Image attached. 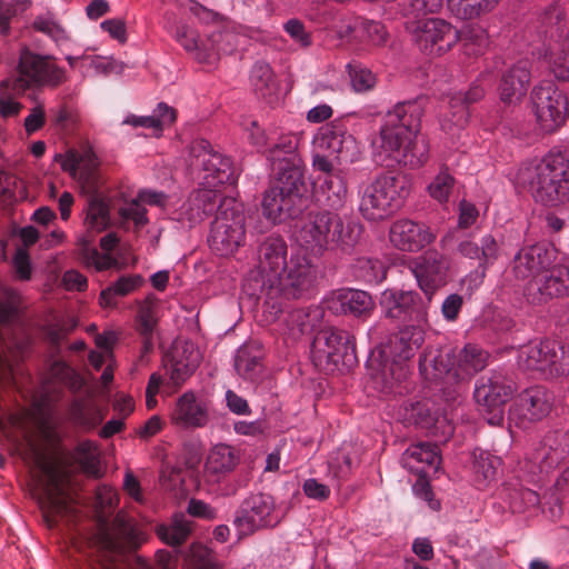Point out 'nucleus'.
Listing matches in <instances>:
<instances>
[{
  "label": "nucleus",
  "instance_id": "1",
  "mask_svg": "<svg viewBox=\"0 0 569 569\" xmlns=\"http://www.w3.org/2000/svg\"><path fill=\"white\" fill-rule=\"evenodd\" d=\"M515 183L527 190L533 201L547 208L569 203V157L550 151L541 158L522 161Z\"/></svg>",
  "mask_w": 569,
  "mask_h": 569
},
{
  "label": "nucleus",
  "instance_id": "2",
  "mask_svg": "<svg viewBox=\"0 0 569 569\" xmlns=\"http://www.w3.org/2000/svg\"><path fill=\"white\" fill-rule=\"evenodd\" d=\"M317 279V267L311 260L300 253L291 254L284 271L274 278V281L263 287V291H250L251 297L264 299L266 308L277 318L282 312L283 301L300 299L313 287Z\"/></svg>",
  "mask_w": 569,
  "mask_h": 569
},
{
  "label": "nucleus",
  "instance_id": "3",
  "mask_svg": "<svg viewBox=\"0 0 569 569\" xmlns=\"http://www.w3.org/2000/svg\"><path fill=\"white\" fill-rule=\"evenodd\" d=\"M305 176L273 174L270 187L262 199V213L272 223L295 219L307 206Z\"/></svg>",
  "mask_w": 569,
  "mask_h": 569
},
{
  "label": "nucleus",
  "instance_id": "4",
  "mask_svg": "<svg viewBox=\"0 0 569 569\" xmlns=\"http://www.w3.org/2000/svg\"><path fill=\"white\" fill-rule=\"evenodd\" d=\"M425 341L420 327L406 326L396 332L385 349L389 363L383 369V380L388 392L401 395L406 387L401 385L410 376V360Z\"/></svg>",
  "mask_w": 569,
  "mask_h": 569
},
{
  "label": "nucleus",
  "instance_id": "5",
  "mask_svg": "<svg viewBox=\"0 0 569 569\" xmlns=\"http://www.w3.org/2000/svg\"><path fill=\"white\" fill-rule=\"evenodd\" d=\"M246 241V218L234 199L220 200L208 243L221 257L233 254Z\"/></svg>",
  "mask_w": 569,
  "mask_h": 569
},
{
  "label": "nucleus",
  "instance_id": "6",
  "mask_svg": "<svg viewBox=\"0 0 569 569\" xmlns=\"http://www.w3.org/2000/svg\"><path fill=\"white\" fill-rule=\"evenodd\" d=\"M408 193L401 178L380 174L366 187L359 204L360 213L369 221L383 220L401 207Z\"/></svg>",
  "mask_w": 569,
  "mask_h": 569
},
{
  "label": "nucleus",
  "instance_id": "7",
  "mask_svg": "<svg viewBox=\"0 0 569 569\" xmlns=\"http://www.w3.org/2000/svg\"><path fill=\"white\" fill-rule=\"evenodd\" d=\"M33 465L44 477L38 481L42 486L41 509L49 527L57 526L59 518L67 517L73 512L68 496L62 487L63 473L43 452L33 450Z\"/></svg>",
  "mask_w": 569,
  "mask_h": 569
},
{
  "label": "nucleus",
  "instance_id": "8",
  "mask_svg": "<svg viewBox=\"0 0 569 569\" xmlns=\"http://www.w3.org/2000/svg\"><path fill=\"white\" fill-rule=\"evenodd\" d=\"M18 73L16 90L57 88L67 81L64 68L56 63L54 57L39 54L29 49L20 52Z\"/></svg>",
  "mask_w": 569,
  "mask_h": 569
},
{
  "label": "nucleus",
  "instance_id": "9",
  "mask_svg": "<svg viewBox=\"0 0 569 569\" xmlns=\"http://www.w3.org/2000/svg\"><path fill=\"white\" fill-rule=\"evenodd\" d=\"M423 109L417 101H403L389 110L380 129L381 148L399 150L401 141L418 136Z\"/></svg>",
  "mask_w": 569,
  "mask_h": 569
},
{
  "label": "nucleus",
  "instance_id": "10",
  "mask_svg": "<svg viewBox=\"0 0 569 569\" xmlns=\"http://www.w3.org/2000/svg\"><path fill=\"white\" fill-rule=\"evenodd\" d=\"M531 101L540 132L555 133L565 124L568 98L552 81H541L537 84L531 92Z\"/></svg>",
  "mask_w": 569,
  "mask_h": 569
},
{
  "label": "nucleus",
  "instance_id": "11",
  "mask_svg": "<svg viewBox=\"0 0 569 569\" xmlns=\"http://www.w3.org/2000/svg\"><path fill=\"white\" fill-rule=\"evenodd\" d=\"M406 30L419 49L430 56H442L458 42L457 29L439 18L407 22Z\"/></svg>",
  "mask_w": 569,
  "mask_h": 569
},
{
  "label": "nucleus",
  "instance_id": "12",
  "mask_svg": "<svg viewBox=\"0 0 569 569\" xmlns=\"http://www.w3.org/2000/svg\"><path fill=\"white\" fill-rule=\"evenodd\" d=\"M515 387L511 380L499 372L480 377L475 385L473 398L481 412L488 413L492 426L503 420L505 405L511 399Z\"/></svg>",
  "mask_w": 569,
  "mask_h": 569
},
{
  "label": "nucleus",
  "instance_id": "13",
  "mask_svg": "<svg viewBox=\"0 0 569 569\" xmlns=\"http://www.w3.org/2000/svg\"><path fill=\"white\" fill-rule=\"evenodd\" d=\"M279 521L273 498L267 493H251L236 511L233 525L238 535L244 537L263 528H272Z\"/></svg>",
  "mask_w": 569,
  "mask_h": 569
},
{
  "label": "nucleus",
  "instance_id": "14",
  "mask_svg": "<svg viewBox=\"0 0 569 569\" xmlns=\"http://www.w3.org/2000/svg\"><path fill=\"white\" fill-rule=\"evenodd\" d=\"M287 256L288 246L282 237H267L258 248L260 273L248 279L243 286L248 293L253 290L261 293L263 287H268V283L274 281V278L284 271L289 262Z\"/></svg>",
  "mask_w": 569,
  "mask_h": 569
},
{
  "label": "nucleus",
  "instance_id": "15",
  "mask_svg": "<svg viewBox=\"0 0 569 569\" xmlns=\"http://www.w3.org/2000/svg\"><path fill=\"white\" fill-rule=\"evenodd\" d=\"M147 537L136 523L118 513L113 520V531L106 523L101 525L94 536L97 547L110 555H122L136 551Z\"/></svg>",
  "mask_w": 569,
  "mask_h": 569
},
{
  "label": "nucleus",
  "instance_id": "16",
  "mask_svg": "<svg viewBox=\"0 0 569 569\" xmlns=\"http://www.w3.org/2000/svg\"><path fill=\"white\" fill-rule=\"evenodd\" d=\"M568 292L569 268L562 262L529 279L523 288L525 298L535 306H541L553 299L562 298Z\"/></svg>",
  "mask_w": 569,
  "mask_h": 569
},
{
  "label": "nucleus",
  "instance_id": "17",
  "mask_svg": "<svg viewBox=\"0 0 569 569\" xmlns=\"http://www.w3.org/2000/svg\"><path fill=\"white\" fill-rule=\"evenodd\" d=\"M561 262L558 249L550 242L540 241L519 249L512 261V272L517 279H532Z\"/></svg>",
  "mask_w": 569,
  "mask_h": 569
},
{
  "label": "nucleus",
  "instance_id": "18",
  "mask_svg": "<svg viewBox=\"0 0 569 569\" xmlns=\"http://www.w3.org/2000/svg\"><path fill=\"white\" fill-rule=\"evenodd\" d=\"M553 395L542 386L528 388L520 392L510 408V419L523 429L541 421L552 408Z\"/></svg>",
  "mask_w": 569,
  "mask_h": 569
},
{
  "label": "nucleus",
  "instance_id": "19",
  "mask_svg": "<svg viewBox=\"0 0 569 569\" xmlns=\"http://www.w3.org/2000/svg\"><path fill=\"white\" fill-rule=\"evenodd\" d=\"M315 360L337 366L356 357L355 337L347 330L330 327L321 330L312 343Z\"/></svg>",
  "mask_w": 569,
  "mask_h": 569
},
{
  "label": "nucleus",
  "instance_id": "20",
  "mask_svg": "<svg viewBox=\"0 0 569 569\" xmlns=\"http://www.w3.org/2000/svg\"><path fill=\"white\" fill-rule=\"evenodd\" d=\"M319 216L323 226L326 251L350 252L360 240L362 226L356 221H345L335 210L319 211Z\"/></svg>",
  "mask_w": 569,
  "mask_h": 569
},
{
  "label": "nucleus",
  "instance_id": "21",
  "mask_svg": "<svg viewBox=\"0 0 569 569\" xmlns=\"http://www.w3.org/2000/svg\"><path fill=\"white\" fill-rule=\"evenodd\" d=\"M315 142L321 151L335 156L339 162H353L359 157L357 140L339 120L321 127Z\"/></svg>",
  "mask_w": 569,
  "mask_h": 569
},
{
  "label": "nucleus",
  "instance_id": "22",
  "mask_svg": "<svg viewBox=\"0 0 569 569\" xmlns=\"http://www.w3.org/2000/svg\"><path fill=\"white\" fill-rule=\"evenodd\" d=\"M449 268V259L437 250H427L415 260L411 270L429 301L447 283Z\"/></svg>",
  "mask_w": 569,
  "mask_h": 569
},
{
  "label": "nucleus",
  "instance_id": "23",
  "mask_svg": "<svg viewBox=\"0 0 569 569\" xmlns=\"http://www.w3.org/2000/svg\"><path fill=\"white\" fill-rule=\"evenodd\" d=\"M326 308L333 315L369 318L375 310L372 297L363 290L341 288L332 291L325 300Z\"/></svg>",
  "mask_w": 569,
  "mask_h": 569
},
{
  "label": "nucleus",
  "instance_id": "24",
  "mask_svg": "<svg viewBox=\"0 0 569 569\" xmlns=\"http://www.w3.org/2000/svg\"><path fill=\"white\" fill-rule=\"evenodd\" d=\"M389 239L401 251L418 252L433 242L436 234L426 223L399 219L391 224Z\"/></svg>",
  "mask_w": 569,
  "mask_h": 569
},
{
  "label": "nucleus",
  "instance_id": "25",
  "mask_svg": "<svg viewBox=\"0 0 569 569\" xmlns=\"http://www.w3.org/2000/svg\"><path fill=\"white\" fill-rule=\"evenodd\" d=\"M299 137L293 133L282 134L268 149V160L271 162L273 174H303V161L298 153Z\"/></svg>",
  "mask_w": 569,
  "mask_h": 569
},
{
  "label": "nucleus",
  "instance_id": "26",
  "mask_svg": "<svg viewBox=\"0 0 569 569\" xmlns=\"http://www.w3.org/2000/svg\"><path fill=\"white\" fill-rule=\"evenodd\" d=\"M569 452V436L563 431H549L530 456L539 471L548 473L559 466Z\"/></svg>",
  "mask_w": 569,
  "mask_h": 569
},
{
  "label": "nucleus",
  "instance_id": "27",
  "mask_svg": "<svg viewBox=\"0 0 569 569\" xmlns=\"http://www.w3.org/2000/svg\"><path fill=\"white\" fill-rule=\"evenodd\" d=\"M170 420L173 426L181 429L203 428L209 422V409L192 391H187L177 399L170 412Z\"/></svg>",
  "mask_w": 569,
  "mask_h": 569
},
{
  "label": "nucleus",
  "instance_id": "28",
  "mask_svg": "<svg viewBox=\"0 0 569 569\" xmlns=\"http://www.w3.org/2000/svg\"><path fill=\"white\" fill-rule=\"evenodd\" d=\"M199 152L197 158L201 159L203 170L208 172L214 184H234L238 180V172L229 157L216 151L207 140L198 142Z\"/></svg>",
  "mask_w": 569,
  "mask_h": 569
},
{
  "label": "nucleus",
  "instance_id": "29",
  "mask_svg": "<svg viewBox=\"0 0 569 569\" xmlns=\"http://www.w3.org/2000/svg\"><path fill=\"white\" fill-rule=\"evenodd\" d=\"M530 69L528 60H519L502 73L498 91L505 104L518 103L526 96L531 81Z\"/></svg>",
  "mask_w": 569,
  "mask_h": 569
},
{
  "label": "nucleus",
  "instance_id": "30",
  "mask_svg": "<svg viewBox=\"0 0 569 569\" xmlns=\"http://www.w3.org/2000/svg\"><path fill=\"white\" fill-rule=\"evenodd\" d=\"M239 451L227 443H217L208 452L204 462V477L210 483H220L240 463Z\"/></svg>",
  "mask_w": 569,
  "mask_h": 569
},
{
  "label": "nucleus",
  "instance_id": "31",
  "mask_svg": "<svg viewBox=\"0 0 569 569\" xmlns=\"http://www.w3.org/2000/svg\"><path fill=\"white\" fill-rule=\"evenodd\" d=\"M420 297L415 291H403L397 289H387L381 293L380 306L387 318L407 321L413 318L418 319L420 312L418 303Z\"/></svg>",
  "mask_w": 569,
  "mask_h": 569
},
{
  "label": "nucleus",
  "instance_id": "32",
  "mask_svg": "<svg viewBox=\"0 0 569 569\" xmlns=\"http://www.w3.org/2000/svg\"><path fill=\"white\" fill-rule=\"evenodd\" d=\"M440 462L438 447L430 442L413 443L401 456L403 468L416 475H427L431 469L437 470Z\"/></svg>",
  "mask_w": 569,
  "mask_h": 569
},
{
  "label": "nucleus",
  "instance_id": "33",
  "mask_svg": "<svg viewBox=\"0 0 569 569\" xmlns=\"http://www.w3.org/2000/svg\"><path fill=\"white\" fill-rule=\"evenodd\" d=\"M322 318L323 309L319 306L291 310L283 320V335L296 341L305 333L318 327Z\"/></svg>",
  "mask_w": 569,
  "mask_h": 569
},
{
  "label": "nucleus",
  "instance_id": "34",
  "mask_svg": "<svg viewBox=\"0 0 569 569\" xmlns=\"http://www.w3.org/2000/svg\"><path fill=\"white\" fill-rule=\"evenodd\" d=\"M485 88L480 82V79L475 80L469 89L465 93H458L450 100V106L455 111L450 119L442 121V128L445 130H452V126L457 128H463L469 120L468 106L480 101L485 97Z\"/></svg>",
  "mask_w": 569,
  "mask_h": 569
},
{
  "label": "nucleus",
  "instance_id": "35",
  "mask_svg": "<svg viewBox=\"0 0 569 569\" xmlns=\"http://www.w3.org/2000/svg\"><path fill=\"white\" fill-rule=\"evenodd\" d=\"M420 375L430 382L446 380L455 381V369L451 368V360L448 353L441 351H425L419 359Z\"/></svg>",
  "mask_w": 569,
  "mask_h": 569
},
{
  "label": "nucleus",
  "instance_id": "36",
  "mask_svg": "<svg viewBox=\"0 0 569 569\" xmlns=\"http://www.w3.org/2000/svg\"><path fill=\"white\" fill-rule=\"evenodd\" d=\"M489 353L481 347L467 343L458 353L455 376L457 385L468 381L472 376L482 371L488 365Z\"/></svg>",
  "mask_w": 569,
  "mask_h": 569
},
{
  "label": "nucleus",
  "instance_id": "37",
  "mask_svg": "<svg viewBox=\"0 0 569 569\" xmlns=\"http://www.w3.org/2000/svg\"><path fill=\"white\" fill-rule=\"evenodd\" d=\"M322 221L319 211L309 213L308 219L301 222L295 231L296 241L299 246L316 256H322L326 252L325 236L322 233Z\"/></svg>",
  "mask_w": 569,
  "mask_h": 569
},
{
  "label": "nucleus",
  "instance_id": "38",
  "mask_svg": "<svg viewBox=\"0 0 569 569\" xmlns=\"http://www.w3.org/2000/svg\"><path fill=\"white\" fill-rule=\"evenodd\" d=\"M169 380L173 387H181L197 370L199 366V352L191 350L187 355V349L181 355L177 353L163 358Z\"/></svg>",
  "mask_w": 569,
  "mask_h": 569
},
{
  "label": "nucleus",
  "instance_id": "39",
  "mask_svg": "<svg viewBox=\"0 0 569 569\" xmlns=\"http://www.w3.org/2000/svg\"><path fill=\"white\" fill-rule=\"evenodd\" d=\"M68 416L72 425L86 431L93 430L104 418L101 408L87 398L74 399L69 406Z\"/></svg>",
  "mask_w": 569,
  "mask_h": 569
},
{
  "label": "nucleus",
  "instance_id": "40",
  "mask_svg": "<svg viewBox=\"0 0 569 569\" xmlns=\"http://www.w3.org/2000/svg\"><path fill=\"white\" fill-rule=\"evenodd\" d=\"M399 164L410 169H418L422 167L429 158V144L425 139H418V136L401 141L399 150H385Z\"/></svg>",
  "mask_w": 569,
  "mask_h": 569
},
{
  "label": "nucleus",
  "instance_id": "41",
  "mask_svg": "<svg viewBox=\"0 0 569 569\" xmlns=\"http://www.w3.org/2000/svg\"><path fill=\"white\" fill-rule=\"evenodd\" d=\"M144 282L140 274H124L117 281L110 283L101 290L98 302L103 309H114L118 307V297H126L138 290Z\"/></svg>",
  "mask_w": 569,
  "mask_h": 569
},
{
  "label": "nucleus",
  "instance_id": "42",
  "mask_svg": "<svg viewBox=\"0 0 569 569\" xmlns=\"http://www.w3.org/2000/svg\"><path fill=\"white\" fill-rule=\"evenodd\" d=\"M319 194L322 197V202L329 210L338 211L341 209L348 197L347 182L341 172L330 174L328 177L319 178Z\"/></svg>",
  "mask_w": 569,
  "mask_h": 569
},
{
  "label": "nucleus",
  "instance_id": "43",
  "mask_svg": "<svg viewBox=\"0 0 569 569\" xmlns=\"http://www.w3.org/2000/svg\"><path fill=\"white\" fill-rule=\"evenodd\" d=\"M262 350L256 343L241 346L234 357V369L247 380H256L262 369Z\"/></svg>",
  "mask_w": 569,
  "mask_h": 569
},
{
  "label": "nucleus",
  "instance_id": "44",
  "mask_svg": "<svg viewBox=\"0 0 569 569\" xmlns=\"http://www.w3.org/2000/svg\"><path fill=\"white\" fill-rule=\"evenodd\" d=\"M550 339L531 341L521 347L518 355V365L527 370H537L546 373L549 362Z\"/></svg>",
  "mask_w": 569,
  "mask_h": 569
},
{
  "label": "nucleus",
  "instance_id": "45",
  "mask_svg": "<svg viewBox=\"0 0 569 569\" xmlns=\"http://www.w3.org/2000/svg\"><path fill=\"white\" fill-rule=\"evenodd\" d=\"M499 495L502 500L508 502L510 510L515 513L525 512L540 502L539 495L536 491L518 483H506L500 489Z\"/></svg>",
  "mask_w": 569,
  "mask_h": 569
},
{
  "label": "nucleus",
  "instance_id": "46",
  "mask_svg": "<svg viewBox=\"0 0 569 569\" xmlns=\"http://www.w3.org/2000/svg\"><path fill=\"white\" fill-rule=\"evenodd\" d=\"M501 0H447L449 11L460 20H472L491 12Z\"/></svg>",
  "mask_w": 569,
  "mask_h": 569
},
{
  "label": "nucleus",
  "instance_id": "47",
  "mask_svg": "<svg viewBox=\"0 0 569 569\" xmlns=\"http://www.w3.org/2000/svg\"><path fill=\"white\" fill-rule=\"evenodd\" d=\"M72 458L87 476L93 478H100L102 476L98 447L93 441H80L73 450Z\"/></svg>",
  "mask_w": 569,
  "mask_h": 569
},
{
  "label": "nucleus",
  "instance_id": "48",
  "mask_svg": "<svg viewBox=\"0 0 569 569\" xmlns=\"http://www.w3.org/2000/svg\"><path fill=\"white\" fill-rule=\"evenodd\" d=\"M457 33L467 56H481L489 46L487 30L479 24H467L460 30L457 29Z\"/></svg>",
  "mask_w": 569,
  "mask_h": 569
},
{
  "label": "nucleus",
  "instance_id": "49",
  "mask_svg": "<svg viewBox=\"0 0 569 569\" xmlns=\"http://www.w3.org/2000/svg\"><path fill=\"white\" fill-rule=\"evenodd\" d=\"M397 10L406 19L405 24L410 21H425L428 13H436L442 7V0H397Z\"/></svg>",
  "mask_w": 569,
  "mask_h": 569
},
{
  "label": "nucleus",
  "instance_id": "50",
  "mask_svg": "<svg viewBox=\"0 0 569 569\" xmlns=\"http://www.w3.org/2000/svg\"><path fill=\"white\" fill-rule=\"evenodd\" d=\"M84 223L89 230L101 232L110 224L109 203L99 194L90 196Z\"/></svg>",
  "mask_w": 569,
  "mask_h": 569
},
{
  "label": "nucleus",
  "instance_id": "51",
  "mask_svg": "<svg viewBox=\"0 0 569 569\" xmlns=\"http://www.w3.org/2000/svg\"><path fill=\"white\" fill-rule=\"evenodd\" d=\"M193 522L183 516L173 518L170 526L161 525L157 528V536L167 545L178 547L182 545L192 531Z\"/></svg>",
  "mask_w": 569,
  "mask_h": 569
},
{
  "label": "nucleus",
  "instance_id": "52",
  "mask_svg": "<svg viewBox=\"0 0 569 569\" xmlns=\"http://www.w3.org/2000/svg\"><path fill=\"white\" fill-rule=\"evenodd\" d=\"M549 349L546 375L551 377L569 376V345L550 340Z\"/></svg>",
  "mask_w": 569,
  "mask_h": 569
},
{
  "label": "nucleus",
  "instance_id": "53",
  "mask_svg": "<svg viewBox=\"0 0 569 569\" xmlns=\"http://www.w3.org/2000/svg\"><path fill=\"white\" fill-rule=\"evenodd\" d=\"M98 158L91 148L79 151V180L89 191H96L98 188Z\"/></svg>",
  "mask_w": 569,
  "mask_h": 569
},
{
  "label": "nucleus",
  "instance_id": "54",
  "mask_svg": "<svg viewBox=\"0 0 569 569\" xmlns=\"http://www.w3.org/2000/svg\"><path fill=\"white\" fill-rule=\"evenodd\" d=\"M250 81L256 93L262 98L270 96L276 88L273 71L268 63L262 61L253 64Z\"/></svg>",
  "mask_w": 569,
  "mask_h": 569
},
{
  "label": "nucleus",
  "instance_id": "55",
  "mask_svg": "<svg viewBox=\"0 0 569 569\" xmlns=\"http://www.w3.org/2000/svg\"><path fill=\"white\" fill-rule=\"evenodd\" d=\"M356 274L366 283L377 284L386 279L387 269L379 259L360 258L356 264Z\"/></svg>",
  "mask_w": 569,
  "mask_h": 569
},
{
  "label": "nucleus",
  "instance_id": "56",
  "mask_svg": "<svg viewBox=\"0 0 569 569\" xmlns=\"http://www.w3.org/2000/svg\"><path fill=\"white\" fill-rule=\"evenodd\" d=\"M455 178L448 172L447 169L441 170L431 183L428 186V192L431 198L440 203L448 201L449 196L453 189Z\"/></svg>",
  "mask_w": 569,
  "mask_h": 569
},
{
  "label": "nucleus",
  "instance_id": "57",
  "mask_svg": "<svg viewBox=\"0 0 569 569\" xmlns=\"http://www.w3.org/2000/svg\"><path fill=\"white\" fill-rule=\"evenodd\" d=\"M351 86L357 92L371 90L376 84V76L371 70L362 67L360 63L351 62L348 64Z\"/></svg>",
  "mask_w": 569,
  "mask_h": 569
},
{
  "label": "nucleus",
  "instance_id": "58",
  "mask_svg": "<svg viewBox=\"0 0 569 569\" xmlns=\"http://www.w3.org/2000/svg\"><path fill=\"white\" fill-rule=\"evenodd\" d=\"M49 119L51 124L59 130H70L79 120L77 111L67 104L51 108L49 110Z\"/></svg>",
  "mask_w": 569,
  "mask_h": 569
},
{
  "label": "nucleus",
  "instance_id": "59",
  "mask_svg": "<svg viewBox=\"0 0 569 569\" xmlns=\"http://www.w3.org/2000/svg\"><path fill=\"white\" fill-rule=\"evenodd\" d=\"M147 213V209L137 197L119 209L120 218L132 221L136 229H141L149 223Z\"/></svg>",
  "mask_w": 569,
  "mask_h": 569
},
{
  "label": "nucleus",
  "instance_id": "60",
  "mask_svg": "<svg viewBox=\"0 0 569 569\" xmlns=\"http://www.w3.org/2000/svg\"><path fill=\"white\" fill-rule=\"evenodd\" d=\"M51 373L73 392L82 387L83 381L81 377L63 361H54L51 366Z\"/></svg>",
  "mask_w": 569,
  "mask_h": 569
},
{
  "label": "nucleus",
  "instance_id": "61",
  "mask_svg": "<svg viewBox=\"0 0 569 569\" xmlns=\"http://www.w3.org/2000/svg\"><path fill=\"white\" fill-rule=\"evenodd\" d=\"M500 459L488 452H481L473 461V471L478 478L489 481L496 477Z\"/></svg>",
  "mask_w": 569,
  "mask_h": 569
},
{
  "label": "nucleus",
  "instance_id": "62",
  "mask_svg": "<svg viewBox=\"0 0 569 569\" xmlns=\"http://www.w3.org/2000/svg\"><path fill=\"white\" fill-rule=\"evenodd\" d=\"M549 68L558 80L569 81V48L552 51L549 56Z\"/></svg>",
  "mask_w": 569,
  "mask_h": 569
},
{
  "label": "nucleus",
  "instance_id": "63",
  "mask_svg": "<svg viewBox=\"0 0 569 569\" xmlns=\"http://www.w3.org/2000/svg\"><path fill=\"white\" fill-rule=\"evenodd\" d=\"M480 262L479 267L483 270L493 264L499 257V244L492 234H486L481 238Z\"/></svg>",
  "mask_w": 569,
  "mask_h": 569
},
{
  "label": "nucleus",
  "instance_id": "64",
  "mask_svg": "<svg viewBox=\"0 0 569 569\" xmlns=\"http://www.w3.org/2000/svg\"><path fill=\"white\" fill-rule=\"evenodd\" d=\"M362 37L373 46H382L387 41L386 27L378 21H363L361 23Z\"/></svg>",
  "mask_w": 569,
  "mask_h": 569
}]
</instances>
